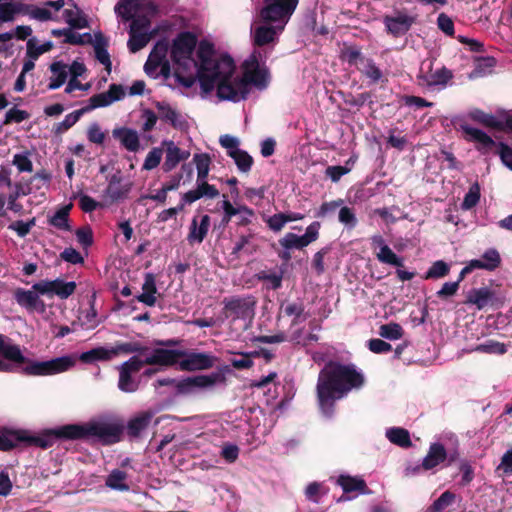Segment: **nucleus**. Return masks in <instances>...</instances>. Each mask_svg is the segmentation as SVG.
I'll return each instance as SVG.
<instances>
[{
    "mask_svg": "<svg viewBox=\"0 0 512 512\" xmlns=\"http://www.w3.org/2000/svg\"><path fill=\"white\" fill-rule=\"evenodd\" d=\"M364 383V375L354 364L328 361L320 370L316 385L319 409L325 416L331 417L335 411L336 401L353 389H360Z\"/></svg>",
    "mask_w": 512,
    "mask_h": 512,
    "instance_id": "f03ea898",
    "label": "nucleus"
},
{
    "mask_svg": "<svg viewBox=\"0 0 512 512\" xmlns=\"http://www.w3.org/2000/svg\"><path fill=\"white\" fill-rule=\"evenodd\" d=\"M469 117L480 124L489 128H501L502 123L492 114L485 113L481 109H474L470 111Z\"/></svg>",
    "mask_w": 512,
    "mask_h": 512,
    "instance_id": "79ce46f5",
    "label": "nucleus"
},
{
    "mask_svg": "<svg viewBox=\"0 0 512 512\" xmlns=\"http://www.w3.org/2000/svg\"><path fill=\"white\" fill-rule=\"evenodd\" d=\"M450 272V265L443 260H437L432 263L423 276V279H440L447 276Z\"/></svg>",
    "mask_w": 512,
    "mask_h": 512,
    "instance_id": "c03bdc74",
    "label": "nucleus"
},
{
    "mask_svg": "<svg viewBox=\"0 0 512 512\" xmlns=\"http://www.w3.org/2000/svg\"><path fill=\"white\" fill-rule=\"evenodd\" d=\"M224 200L222 202V209L224 211V215L222 217V224L226 226L231 218L238 213H245L248 217L254 216V210L246 205H241L239 207H234L229 200L226 199V195H223Z\"/></svg>",
    "mask_w": 512,
    "mask_h": 512,
    "instance_id": "c9c22d12",
    "label": "nucleus"
},
{
    "mask_svg": "<svg viewBox=\"0 0 512 512\" xmlns=\"http://www.w3.org/2000/svg\"><path fill=\"white\" fill-rule=\"evenodd\" d=\"M83 114V110L81 109L75 110L72 113L67 114L63 121L56 123L53 126V132L56 135H61L62 133L69 130L72 126H74Z\"/></svg>",
    "mask_w": 512,
    "mask_h": 512,
    "instance_id": "37998d69",
    "label": "nucleus"
},
{
    "mask_svg": "<svg viewBox=\"0 0 512 512\" xmlns=\"http://www.w3.org/2000/svg\"><path fill=\"white\" fill-rule=\"evenodd\" d=\"M94 47L95 58L105 66V69L110 73L112 62L108 53L109 41L101 31L94 33V42L91 44Z\"/></svg>",
    "mask_w": 512,
    "mask_h": 512,
    "instance_id": "cd10ccee",
    "label": "nucleus"
},
{
    "mask_svg": "<svg viewBox=\"0 0 512 512\" xmlns=\"http://www.w3.org/2000/svg\"><path fill=\"white\" fill-rule=\"evenodd\" d=\"M337 484L341 486L345 493L354 491L365 492L367 485L363 479L352 477L349 475H340Z\"/></svg>",
    "mask_w": 512,
    "mask_h": 512,
    "instance_id": "a19ab883",
    "label": "nucleus"
},
{
    "mask_svg": "<svg viewBox=\"0 0 512 512\" xmlns=\"http://www.w3.org/2000/svg\"><path fill=\"white\" fill-rule=\"evenodd\" d=\"M215 357L201 352H192L179 360V368L182 371L206 370L214 366Z\"/></svg>",
    "mask_w": 512,
    "mask_h": 512,
    "instance_id": "aec40b11",
    "label": "nucleus"
},
{
    "mask_svg": "<svg viewBox=\"0 0 512 512\" xmlns=\"http://www.w3.org/2000/svg\"><path fill=\"white\" fill-rule=\"evenodd\" d=\"M72 208V204L61 207L55 214L48 219V223L57 229L70 231L71 226L69 224V213Z\"/></svg>",
    "mask_w": 512,
    "mask_h": 512,
    "instance_id": "58836bf2",
    "label": "nucleus"
},
{
    "mask_svg": "<svg viewBox=\"0 0 512 512\" xmlns=\"http://www.w3.org/2000/svg\"><path fill=\"white\" fill-rule=\"evenodd\" d=\"M169 50V45L166 41H158L150 52L149 56L153 59L157 64H161L163 61H166V56Z\"/></svg>",
    "mask_w": 512,
    "mask_h": 512,
    "instance_id": "e2e57ef3",
    "label": "nucleus"
},
{
    "mask_svg": "<svg viewBox=\"0 0 512 512\" xmlns=\"http://www.w3.org/2000/svg\"><path fill=\"white\" fill-rule=\"evenodd\" d=\"M270 82V71L263 65L256 69H246L240 78V84L244 88V94H250V86L253 85L259 90H264Z\"/></svg>",
    "mask_w": 512,
    "mask_h": 512,
    "instance_id": "f3484780",
    "label": "nucleus"
},
{
    "mask_svg": "<svg viewBox=\"0 0 512 512\" xmlns=\"http://www.w3.org/2000/svg\"><path fill=\"white\" fill-rule=\"evenodd\" d=\"M128 474L120 469H114L110 472L105 480V485L110 489L127 492L130 486L127 484Z\"/></svg>",
    "mask_w": 512,
    "mask_h": 512,
    "instance_id": "f704fd0d",
    "label": "nucleus"
},
{
    "mask_svg": "<svg viewBox=\"0 0 512 512\" xmlns=\"http://www.w3.org/2000/svg\"><path fill=\"white\" fill-rule=\"evenodd\" d=\"M210 228V217L209 215H203L198 222L197 217H194L191 221L189 233L187 235V241L190 245L195 243L200 244L203 242Z\"/></svg>",
    "mask_w": 512,
    "mask_h": 512,
    "instance_id": "393cba45",
    "label": "nucleus"
},
{
    "mask_svg": "<svg viewBox=\"0 0 512 512\" xmlns=\"http://www.w3.org/2000/svg\"><path fill=\"white\" fill-rule=\"evenodd\" d=\"M147 365L144 359L139 356H132L129 360L123 362L119 368L125 370L130 374L138 373L143 366Z\"/></svg>",
    "mask_w": 512,
    "mask_h": 512,
    "instance_id": "774afa93",
    "label": "nucleus"
},
{
    "mask_svg": "<svg viewBox=\"0 0 512 512\" xmlns=\"http://www.w3.org/2000/svg\"><path fill=\"white\" fill-rule=\"evenodd\" d=\"M166 145V157L163 164V170L169 172L173 170L182 160L188 158L189 153L183 152L177 147L173 141H165Z\"/></svg>",
    "mask_w": 512,
    "mask_h": 512,
    "instance_id": "c85d7f7f",
    "label": "nucleus"
},
{
    "mask_svg": "<svg viewBox=\"0 0 512 512\" xmlns=\"http://www.w3.org/2000/svg\"><path fill=\"white\" fill-rule=\"evenodd\" d=\"M121 176L119 175H113L109 181L108 187H107V194L110 196V198L114 201L123 199L127 196L131 189V184L121 186Z\"/></svg>",
    "mask_w": 512,
    "mask_h": 512,
    "instance_id": "4c0bfd02",
    "label": "nucleus"
},
{
    "mask_svg": "<svg viewBox=\"0 0 512 512\" xmlns=\"http://www.w3.org/2000/svg\"><path fill=\"white\" fill-rule=\"evenodd\" d=\"M416 17L397 11L395 16L385 15L383 23L388 34L394 37L405 35L415 23Z\"/></svg>",
    "mask_w": 512,
    "mask_h": 512,
    "instance_id": "6ab92c4d",
    "label": "nucleus"
},
{
    "mask_svg": "<svg viewBox=\"0 0 512 512\" xmlns=\"http://www.w3.org/2000/svg\"><path fill=\"white\" fill-rule=\"evenodd\" d=\"M193 161L197 168V181L205 180L208 176L211 158L207 153L195 154Z\"/></svg>",
    "mask_w": 512,
    "mask_h": 512,
    "instance_id": "49530a36",
    "label": "nucleus"
},
{
    "mask_svg": "<svg viewBox=\"0 0 512 512\" xmlns=\"http://www.w3.org/2000/svg\"><path fill=\"white\" fill-rule=\"evenodd\" d=\"M153 414L151 412H142L131 418L127 423V434L131 438H137L148 428L151 423Z\"/></svg>",
    "mask_w": 512,
    "mask_h": 512,
    "instance_id": "7c9ffc66",
    "label": "nucleus"
},
{
    "mask_svg": "<svg viewBox=\"0 0 512 512\" xmlns=\"http://www.w3.org/2000/svg\"><path fill=\"white\" fill-rule=\"evenodd\" d=\"M49 180L50 176L44 171H41L37 172L28 181L15 183L14 190L7 197L8 209L14 213H21L23 211V205L17 202V200L32 193L34 182H37L35 185L36 189H40L41 186L48 183Z\"/></svg>",
    "mask_w": 512,
    "mask_h": 512,
    "instance_id": "1a4fd4ad",
    "label": "nucleus"
},
{
    "mask_svg": "<svg viewBox=\"0 0 512 512\" xmlns=\"http://www.w3.org/2000/svg\"><path fill=\"white\" fill-rule=\"evenodd\" d=\"M252 239V234L240 235L238 240L235 242L231 255H233L235 258H239L242 252H245L249 255L252 254L255 251V247L251 246Z\"/></svg>",
    "mask_w": 512,
    "mask_h": 512,
    "instance_id": "de8ad7c7",
    "label": "nucleus"
},
{
    "mask_svg": "<svg viewBox=\"0 0 512 512\" xmlns=\"http://www.w3.org/2000/svg\"><path fill=\"white\" fill-rule=\"evenodd\" d=\"M377 259L385 264L403 267V259L398 257L388 245H382L377 253Z\"/></svg>",
    "mask_w": 512,
    "mask_h": 512,
    "instance_id": "09e8293b",
    "label": "nucleus"
},
{
    "mask_svg": "<svg viewBox=\"0 0 512 512\" xmlns=\"http://www.w3.org/2000/svg\"><path fill=\"white\" fill-rule=\"evenodd\" d=\"M147 351L148 347L139 342H119L110 349L99 346L83 352L78 359L84 364H93L98 361H110L119 354L138 353L144 355Z\"/></svg>",
    "mask_w": 512,
    "mask_h": 512,
    "instance_id": "0eeeda50",
    "label": "nucleus"
},
{
    "mask_svg": "<svg viewBox=\"0 0 512 512\" xmlns=\"http://www.w3.org/2000/svg\"><path fill=\"white\" fill-rule=\"evenodd\" d=\"M162 158V150L160 148H153L151 151L148 152L144 164L143 169L144 170H152L156 168Z\"/></svg>",
    "mask_w": 512,
    "mask_h": 512,
    "instance_id": "338daca9",
    "label": "nucleus"
},
{
    "mask_svg": "<svg viewBox=\"0 0 512 512\" xmlns=\"http://www.w3.org/2000/svg\"><path fill=\"white\" fill-rule=\"evenodd\" d=\"M404 330L398 323H388L380 326L379 335L385 339L398 340L402 338Z\"/></svg>",
    "mask_w": 512,
    "mask_h": 512,
    "instance_id": "6e6d98bb",
    "label": "nucleus"
},
{
    "mask_svg": "<svg viewBox=\"0 0 512 512\" xmlns=\"http://www.w3.org/2000/svg\"><path fill=\"white\" fill-rule=\"evenodd\" d=\"M150 34L148 33H133L129 32L128 48L131 53H136L143 49L150 41Z\"/></svg>",
    "mask_w": 512,
    "mask_h": 512,
    "instance_id": "603ef678",
    "label": "nucleus"
},
{
    "mask_svg": "<svg viewBox=\"0 0 512 512\" xmlns=\"http://www.w3.org/2000/svg\"><path fill=\"white\" fill-rule=\"evenodd\" d=\"M341 58L349 65L363 64L367 58L361 52V49L355 45L346 46L341 52Z\"/></svg>",
    "mask_w": 512,
    "mask_h": 512,
    "instance_id": "8fccbe9b",
    "label": "nucleus"
},
{
    "mask_svg": "<svg viewBox=\"0 0 512 512\" xmlns=\"http://www.w3.org/2000/svg\"><path fill=\"white\" fill-rule=\"evenodd\" d=\"M53 446L52 429L33 434L26 429L0 428V451L9 452L13 449L37 447L48 449Z\"/></svg>",
    "mask_w": 512,
    "mask_h": 512,
    "instance_id": "20e7f679",
    "label": "nucleus"
},
{
    "mask_svg": "<svg viewBox=\"0 0 512 512\" xmlns=\"http://www.w3.org/2000/svg\"><path fill=\"white\" fill-rule=\"evenodd\" d=\"M281 315L293 317L291 326H297L301 322L305 321L308 317V315L305 314V305L301 300L282 302L280 305L278 318H280Z\"/></svg>",
    "mask_w": 512,
    "mask_h": 512,
    "instance_id": "5701e85b",
    "label": "nucleus"
},
{
    "mask_svg": "<svg viewBox=\"0 0 512 512\" xmlns=\"http://www.w3.org/2000/svg\"><path fill=\"white\" fill-rule=\"evenodd\" d=\"M326 493L327 490H325L324 486L318 482L310 483L305 489L306 498L314 503H319L321 496Z\"/></svg>",
    "mask_w": 512,
    "mask_h": 512,
    "instance_id": "0e129e2a",
    "label": "nucleus"
},
{
    "mask_svg": "<svg viewBox=\"0 0 512 512\" xmlns=\"http://www.w3.org/2000/svg\"><path fill=\"white\" fill-rule=\"evenodd\" d=\"M155 107L158 110V116L162 121L168 122L173 128L181 129L186 123L180 113L164 101H157Z\"/></svg>",
    "mask_w": 512,
    "mask_h": 512,
    "instance_id": "bb28decb",
    "label": "nucleus"
},
{
    "mask_svg": "<svg viewBox=\"0 0 512 512\" xmlns=\"http://www.w3.org/2000/svg\"><path fill=\"white\" fill-rule=\"evenodd\" d=\"M142 291L140 295L136 296L137 301L150 307L154 306L156 304L157 287L155 276L152 273L145 275Z\"/></svg>",
    "mask_w": 512,
    "mask_h": 512,
    "instance_id": "2f4dec72",
    "label": "nucleus"
},
{
    "mask_svg": "<svg viewBox=\"0 0 512 512\" xmlns=\"http://www.w3.org/2000/svg\"><path fill=\"white\" fill-rule=\"evenodd\" d=\"M299 0H263L262 16L268 20L290 19Z\"/></svg>",
    "mask_w": 512,
    "mask_h": 512,
    "instance_id": "f8f14e48",
    "label": "nucleus"
},
{
    "mask_svg": "<svg viewBox=\"0 0 512 512\" xmlns=\"http://www.w3.org/2000/svg\"><path fill=\"white\" fill-rule=\"evenodd\" d=\"M222 303V314L231 323H235L237 320L250 321L254 315L255 301L252 300V297H225Z\"/></svg>",
    "mask_w": 512,
    "mask_h": 512,
    "instance_id": "6e6552de",
    "label": "nucleus"
},
{
    "mask_svg": "<svg viewBox=\"0 0 512 512\" xmlns=\"http://www.w3.org/2000/svg\"><path fill=\"white\" fill-rule=\"evenodd\" d=\"M32 288L41 295H57L60 299H67L76 290L74 281L65 282L57 278L55 280H42L33 284Z\"/></svg>",
    "mask_w": 512,
    "mask_h": 512,
    "instance_id": "4468645a",
    "label": "nucleus"
},
{
    "mask_svg": "<svg viewBox=\"0 0 512 512\" xmlns=\"http://www.w3.org/2000/svg\"><path fill=\"white\" fill-rule=\"evenodd\" d=\"M432 67L433 63L430 62L427 70H425L423 66L420 68L417 75L418 84L426 87H446L448 82L453 78V72L445 66L435 71H433Z\"/></svg>",
    "mask_w": 512,
    "mask_h": 512,
    "instance_id": "ddd939ff",
    "label": "nucleus"
},
{
    "mask_svg": "<svg viewBox=\"0 0 512 512\" xmlns=\"http://www.w3.org/2000/svg\"><path fill=\"white\" fill-rule=\"evenodd\" d=\"M507 127L512 130V117L506 120ZM499 156L505 166L512 170V142H499Z\"/></svg>",
    "mask_w": 512,
    "mask_h": 512,
    "instance_id": "13d9d810",
    "label": "nucleus"
},
{
    "mask_svg": "<svg viewBox=\"0 0 512 512\" xmlns=\"http://www.w3.org/2000/svg\"><path fill=\"white\" fill-rule=\"evenodd\" d=\"M50 71L53 76L50 78L48 89L55 90L60 88L67 80V65L61 61H55L50 65Z\"/></svg>",
    "mask_w": 512,
    "mask_h": 512,
    "instance_id": "72a5a7b5",
    "label": "nucleus"
},
{
    "mask_svg": "<svg viewBox=\"0 0 512 512\" xmlns=\"http://www.w3.org/2000/svg\"><path fill=\"white\" fill-rule=\"evenodd\" d=\"M473 261L477 269L490 272L498 269L502 263L501 255L496 248H489L485 250L480 259H473Z\"/></svg>",
    "mask_w": 512,
    "mask_h": 512,
    "instance_id": "c756f323",
    "label": "nucleus"
},
{
    "mask_svg": "<svg viewBox=\"0 0 512 512\" xmlns=\"http://www.w3.org/2000/svg\"><path fill=\"white\" fill-rule=\"evenodd\" d=\"M456 495L447 490L437 498L429 508V512H443L448 506L455 501Z\"/></svg>",
    "mask_w": 512,
    "mask_h": 512,
    "instance_id": "bf43d9fd",
    "label": "nucleus"
},
{
    "mask_svg": "<svg viewBox=\"0 0 512 512\" xmlns=\"http://www.w3.org/2000/svg\"><path fill=\"white\" fill-rule=\"evenodd\" d=\"M112 136L130 152H137L140 149V139L136 130L128 127L115 128Z\"/></svg>",
    "mask_w": 512,
    "mask_h": 512,
    "instance_id": "b1692460",
    "label": "nucleus"
},
{
    "mask_svg": "<svg viewBox=\"0 0 512 512\" xmlns=\"http://www.w3.org/2000/svg\"><path fill=\"white\" fill-rule=\"evenodd\" d=\"M118 388L125 393H133L139 388V381L132 377V374L119 368Z\"/></svg>",
    "mask_w": 512,
    "mask_h": 512,
    "instance_id": "a18cd8bd",
    "label": "nucleus"
},
{
    "mask_svg": "<svg viewBox=\"0 0 512 512\" xmlns=\"http://www.w3.org/2000/svg\"><path fill=\"white\" fill-rule=\"evenodd\" d=\"M225 382V376L220 372L209 375H197L177 380L176 390L178 394H190L195 388H208L216 383Z\"/></svg>",
    "mask_w": 512,
    "mask_h": 512,
    "instance_id": "9b49d317",
    "label": "nucleus"
},
{
    "mask_svg": "<svg viewBox=\"0 0 512 512\" xmlns=\"http://www.w3.org/2000/svg\"><path fill=\"white\" fill-rule=\"evenodd\" d=\"M262 11L263 7L259 10L258 17L264 24L256 27L253 32V43L258 47L273 43L277 39V35L284 30L285 25L289 21V19H265L262 16Z\"/></svg>",
    "mask_w": 512,
    "mask_h": 512,
    "instance_id": "9d476101",
    "label": "nucleus"
},
{
    "mask_svg": "<svg viewBox=\"0 0 512 512\" xmlns=\"http://www.w3.org/2000/svg\"><path fill=\"white\" fill-rule=\"evenodd\" d=\"M148 351L143 355L145 356L144 362L149 366H173L179 363V360L185 356V351L155 348L149 354Z\"/></svg>",
    "mask_w": 512,
    "mask_h": 512,
    "instance_id": "dca6fc26",
    "label": "nucleus"
},
{
    "mask_svg": "<svg viewBox=\"0 0 512 512\" xmlns=\"http://www.w3.org/2000/svg\"><path fill=\"white\" fill-rule=\"evenodd\" d=\"M497 301L496 292L485 286L480 288H472L468 291L464 303L466 305H473L478 310H483L487 307H492Z\"/></svg>",
    "mask_w": 512,
    "mask_h": 512,
    "instance_id": "412c9836",
    "label": "nucleus"
},
{
    "mask_svg": "<svg viewBox=\"0 0 512 512\" xmlns=\"http://www.w3.org/2000/svg\"><path fill=\"white\" fill-rule=\"evenodd\" d=\"M76 360L73 355H65L48 361H34L25 357V361L14 363L25 364L20 372L26 376H48L68 371L75 366Z\"/></svg>",
    "mask_w": 512,
    "mask_h": 512,
    "instance_id": "423d86ee",
    "label": "nucleus"
},
{
    "mask_svg": "<svg viewBox=\"0 0 512 512\" xmlns=\"http://www.w3.org/2000/svg\"><path fill=\"white\" fill-rule=\"evenodd\" d=\"M473 351L488 353V354H498L503 355L507 352L506 345L504 343H500L495 340H488L483 344L477 345Z\"/></svg>",
    "mask_w": 512,
    "mask_h": 512,
    "instance_id": "4d7b16f0",
    "label": "nucleus"
},
{
    "mask_svg": "<svg viewBox=\"0 0 512 512\" xmlns=\"http://www.w3.org/2000/svg\"><path fill=\"white\" fill-rule=\"evenodd\" d=\"M29 117L30 114L27 111L13 107L6 112L3 124L9 125L11 123H21Z\"/></svg>",
    "mask_w": 512,
    "mask_h": 512,
    "instance_id": "69168bd1",
    "label": "nucleus"
},
{
    "mask_svg": "<svg viewBox=\"0 0 512 512\" xmlns=\"http://www.w3.org/2000/svg\"><path fill=\"white\" fill-rule=\"evenodd\" d=\"M125 95L124 88L120 84H111L107 92L94 94L88 100L89 104L81 108L83 113H87L93 109L107 107L115 101L121 100Z\"/></svg>",
    "mask_w": 512,
    "mask_h": 512,
    "instance_id": "a211bd4d",
    "label": "nucleus"
},
{
    "mask_svg": "<svg viewBox=\"0 0 512 512\" xmlns=\"http://www.w3.org/2000/svg\"><path fill=\"white\" fill-rule=\"evenodd\" d=\"M0 355L4 357V359L10 362H23L25 361V356L22 354V351L19 345L10 343V339L0 333Z\"/></svg>",
    "mask_w": 512,
    "mask_h": 512,
    "instance_id": "473e14b6",
    "label": "nucleus"
},
{
    "mask_svg": "<svg viewBox=\"0 0 512 512\" xmlns=\"http://www.w3.org/2000/svg\"><path fill=\"white\" fill-rule=\"evenodd\" d=\"M460 130L465 134L467 141L476 143V149L482 154H488L494 148H497L495 153L499 155V143H496L484 131L473 128L468 124H460Z\"/></svg>",
    "mask_w": 512,
    "mask_h": 512,
    "instance_id": "2eb2a0df",
    "label": "nucleus"
},
{
    "mask_svg": "<svg viewBox=\"0 0 512 512\" xmlns=\"http://www.w3.org/2000/svg\"><path fill=\"white\" fill-rule=\"evenodd\" d=\"M386 437L388 440L402 448H408L412 446V441L408 430L400 427H393L386 431Z\"/></svg>",
    "mask_w": 512,
    "mask_h": 512,
    "instance_id": "ea45409f",
    "label": "nucleus"
},
{
    "mask_svg": "<svg viewBox=\"0 0 512 512\" xmlns=\"http://www.w3.org/2000/svg\"><path fill=\"white\" fill-rule=\"evenodd\" d=\"M215 54L212 42L207 39L200 40L197 50V77L201 91L209 94L217 87V96L221 100L239 102L247 99L249 95L244 94L240 78L232 80L235 63L231 56L224 54L216 57Z\"/></svg>",
    "mask_w": 512,
    "mask_h": 512,
    "instance_id": "f257e3e1",
    "label": "nucleus"
},
{
    "mask_svg": "<svg viewBox=\"0 0 512 512\" xmlns=\"http://www.w3.org/2000/svg\"><path fill=\"white\" fill-rule=\"evenodd\" d=\"M338 220L347 229H354L358 223L355 211L348 206H342L338 213Z\"/></svg>",
    "mask_w": 512,
    "mask_h": 512,
    "instance_id": "052dcab7",
    "label": "nucleus"
},
{
    "mask_svg": "<svg viewBox=\"0 0 512 512\" xmlns=\"http://www.w3.org/2000/svg\"><path fill=\"white\" fill-rule=\"evenodd\" d=\"M480 185L478 182L473 183L468 192L465 194L461 208L463 210H470L474 208L480 201Z\"/></svg>",
    "mask_w": 512,
    "mask_h": 512,
    "instance_id": "3c124183",
    "label": "nucleus"
},
{
    "mask_svg": "<svg viewBox=\"0 0 512 512\" xmlns=\"http://www.w3.org/2000/svg\"><path fill=\"white\" fill-rule=\"evenodd\" d=\"M363 64L364 67H358V69L362 74L369 78L372 83H378L383 78L382 71L372 59L367 58Z\"/></svg>",
    "mask_w": 512,
    "mask_h": 512,
    "instance_id": "5fc2aeb1",
    "label": "nucleus"
},
{
    "mask_svg": "<svg viewBox=\"0 0 512 512\" xmlns=\"http://www.w3.org/2000/svg\"><path fill=\"white\" fill-rule=\"evenodd\" d=\"M53 48V43L48 41L40 46H35V39H29L27 42V56L36 60L40 55L50 51Z\"/></svg>",
    "mask_w": 512,
    "mask_h": 512,
    "instance_id": "680f3d73",
    "label": "nucleus"
},
{
    "mask_svg": "<svg viewBox=\"0 0 512 512\" xmlns=\"http://www.w3.org/2000/svg\"><path fill=\"white\" fill-rule=\"evenodd\" d=\"M124 425L116 422H91L68 424L52 429L53 444L58 439L81 440L95 438L102 445H112L122 439Z\"/></svg>",
    "mask_w": 512,
    "mask_h": 512,
    "instance_id": "7ed1b4c3",
    "label": "nucleus"
},
{
    "mask_svg": "<svg viewBox=\"0 0 512 512\" xmlns=\"http://www.w3.org/2000/svg\"><path fill=\"white\" fill-rule=\"evenodd\" d=\"M448 457L446 448L442 443L435 442L429 446L427 455L424 457L421 468L431 470L441 463L445 462Z\"/></svg>",
    "mask_w": 512,
    "mask_h": 512,
    "instance_id": "a878e982",
    "label": "nucleus"
},
{
    "mask_svg": "<svg viewBox=\"0 0 512 512\" xmlns=\"http://www.w3.org/2000/svg\"><path fill=\"white\" fill-rule=\"evenodd\" d=\"M33 288L32 290H25L23 288H17L14 292V298L18 305L25 308L28 311H39L44 312L46 309L45 303L38 296Z\"/></svg>",
    "mask_w": 512,
    "mask_h": 512,
    "instance_id": "4be33fe9",
    "label": "nucleus"
},
{
    "mask_svg": "<svg viewBox=\"0 0 512 512\" xmlns=\"http://www.w3.org/2000/svg\"><path fill=\"white\" fill-rule=\"evenodd\" d=\"M278 242H279V245L286 250H291V249L302 250L303 248L307 247L303 241V237L298 236L297 234L292 233V232L286 233L284 235V237L279 239Z\"/></svg>",
    "mask_w": 512,
    "mask_h": 512,
    "instance_id": "864d4df0",
    "label": "nucleus"
},
{
    "mask_svg": "<svg viewBox=\"0 0 512 512\" xmlns=\"http://www.w3.org/2000/svg\"><path fill=\"white\" fill-rule=\"evenodd\" d=\"M200 41L197 36L190 31L180 32L172 41L170 48V57L172 62L187 71L191 65L197 68L199 59L197 50Z\"/></svg>",
    "mask_w": 512,
    "mask_h": 512,
    "instance_id": "39448f33",
    "label": "nucleus"
},
{
    "mask_svg": "<svg viewBox=\"0 0 512 512\" xmlns=\"http://www.w3.org/2000/svg\"><path fill=\"white\" fill-rule=\"evenodd\" d=\"M227 155L231 157L238 170L242 173H248L250 172L254 160L252 156L245 150L239 149V150H233V151H227Z\"/></svg>",
    "mask_w": 512,
    "mask_h": 512,
    "instance_id": "e433bc0d",
    "label": "nucleus"
}]
</instances>
